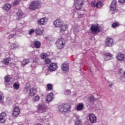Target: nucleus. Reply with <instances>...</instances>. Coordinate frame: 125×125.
<instances>
[{"instance_id": "473e14b6", "label": "nucleus", "mask_w": 125, "mask_h": 125, "mask_svg": "<svg viewBox=\"0 0 125 125\" xmlns=\"http://www.w3.org/2000/svg\"><path fill=\"white\" fill-rule=\"evenodd\" d=\"M120 26V23L119 22H114L112 24V28H116L117 27H119Z\"/></svg>"}, {"instance_id": "7c9ffc66", "label": "nucleus", "mask_w": 125, "mask_h": 125, "mask_svg": "<svg viewBox=\"0 0 125 125\" xmlns=\"http://www.w3.org/2000/svg\"><path fill=\"white\" fill-rule=\"evenodd\" d=\"M33 96V100L34 101L36 102V101H39V100H40V97L39 96V95H35Z\"/></svg>"}, {"instance_id": "e433bc0d", "label": "nucleus", "mask_w": 125, "mask_h": 125, "mask_svg": "<svg viewBox=\"0 0 125 125\" xmlns=\"http://www.w3.org/2000/svg\"><path fill=\"white\" fill-rule=\"evenodd\" d=\"M13 87L15 89H19V84L15 83L13 84Z\"/></svg>"}, {"instance_id": "f03ea898", "label": "nucleus", "mask_w": 125, "mask_h": 125, "mask_svg": "<svg viewBox=\"0 0 125 125\" xmlns=\"http://www.w3.org/2000/svg\"><path fill=\"white\" fill-rule=\"evenodd\" d=\"M41 6H42V2L41 1H32L30 5L29 8L33 10H37V9H40Z\"/></svg>"}, {"instance_id": "864d4df0", "label": "nucleus", "mask_w": 125, "mask_h": 125, "mask_svg": "<svg viewBox=\"0 0 125 125\" xmlns=\"http://www.w3.org/2000/svg\"><path fill=\"white\" fill-rule=\"evenodd\" d=\"M124 74L125 75V71L124 72Z\"/></svg>"}, {"instance_id": "423d86ee", "label": "nucleus", "mask_w": 125, "mask_h": 125, "mask_svg": "<svg viewBox=\"0 0 125 125\" xmlns=\"http://www.w3.org/2000/svg\"><path fill=\"white\" fill-rule=\"evenodd\" d=\"M83 0H76L74 1L75 8L77 10L81 9L83 7Z\"/></svg>"}, {"instance_id": "8fccbe9b", "label": "nucleus", "mask_w": 125, "mask_h": 125, "mask_svg": "<svg viewBox=\"0 0 125 125\" xmlns=\"http://www.w3.org/2000/svg\"><path fill=\"white\" fill-rule=\"evenodd\" d=\"M112 86H113V83L109 85V87H112Z\"/></svg>"}, {"instance_id": "de8ad7c7", "label": "nucleus", "mask_w": 125, "mask_h": 125, "mask_svg": "<svg viewBox=\"0 0 125 125\" xmlns=\"http://www.w3.org/2000/svg\"><path fill=\"white\" fill-rule=\"evenodd\" d=\"M4 2H7V1H9L10 0H2Z\"/></svg>"}, {"instance_id": "37998d69", "label": "nucleus", "mask_w": 125, "mask_h": 125, "mask_svg": "<svg viewBox=\"0 0 125 125\" xmlns=\"http://www.w3.org/2000/svg\"><path fill=\"white\" fill-rule=\"evenodd\" d=\"M82 125V121L77 120L75 122V125Z\"/></svg>"}, {"instance_id": "3c124183", "label": "nucleus", "mask_w": 125, "mask_h": 125, "mask_svg": "<svg viewBox=\"0 0 125 125\" xmlns=\"http://www.w3.org/2000/svg\"><path fill=\"white\" fill-rule=\"evenodd\" d=\"M37 125H42V124L41 123H38L37 124Z\"/></svg>"}, {"instance_id": "a19ab883", "label": "nucleus", "mask_w": 125, "mask_h": 125, "mask_svg": "<svg viewBox=\"0 0 125 125\" xmlns=\"http://www.w3.org/2000/svg\"><path fill=\"white\" fill-rule=\"evenodd\" d=\"M64 94L65 95H69V94H71V91L69 90H66L64 91Z\"/></svg>"}, {"instance_id": "c03bdc74", "label": "nucleus", "mask_w": 125, "mask_h": 125, "mask_svg": "<svg viewBox=\"0 0 125 125\" xmlns=\"http://www.w3.org/2000/svg\"><path fill=\"white\" fill-rule=\"evenodd\" d=\"M34 32H35V30L32 29H30L29 31V35H32V34H33L34 33Z\"/></svg>"}, {"instance_id": "6ab92c4d", "label": "nucleus", "mask_w": 125, "mask_h": 125, "mask_svg": "<svg viewBox=\"0 0 125 125\" xmlns=\"http://www.w3.org/2000/svg\"><path fill=\"white\" fill-rule=\"evenodd\" d=\"M116 58H117L119 61H123L124 58H125V55L122 53H118L116 56Z\"/></svg>"}, {"instance_id": "ea45409f", "label": "nucleus", "mask_w": 125, "mask_h": 125, "mask_svg": "<svg viewBox=\"0 0 125 125\" xmlns=\"http://www.w3.org/2000/svg\"><path fill=\"white\" fill-rule=\"evenodd\" d=\"M51 62V61L50 60V59H49V58H47L45 59V63L46 64H49V63H50Z\"/></svg>"}, {"instance_id": "4be33fe9", "label": "nucleus", "mask_w": 125, "mask_h": 125, "mask_svg": "<svg viewBox=\"0 0 125 125\" xmlns=\"http://www.w3.org/2000/svg\"><path fill=\"white\" fill-rule=\"evenodd\" d=\"M28 63H30V61L29 60V59H24L23 60H22L21 61V65L22 67H24Z\"/></svg>"}, {"instance_id": "1a4fd4ad", "label": "nucleus", "mask_w": 125, "mask_h": 125, "mask_svg": "<svg viewBox=\"0 0 125 125\" xmlns=\"http://www.w3.org/2000/svg\"><path fill=\"white\" fill-rule=\"evenodd\" d=\"M89 120L91 124H95L97 122V118L96 116L94 114H90L89 115Z\"/></svg>"}, {"instance_id": "b1692460", "label": "nucleus", "mask_w": 125, "mask_h": 125, "mask_svg": "<svg viewBox=\"0 0 125 125\" xmlns=\"http://www.w3.org/2000/svg\"><path fill=\"white\" fill-rule=\"evenodd\" d=\"M83 109V104H80L77 105L76 110L77 111H82Z\"/></svg>"}, {"instance_id": "f704fd0d", "label": "nucleus", "mask_w": 125, "mask_h": 125, "mask_svg": "<svg viewBox=\"0 0 125 125\" xmlns=\"http://www.w3.org/2000/svg\"><path fill=\"white\" fill-rule=\"evenodd\" d=\"M20 0H15L13 2L14 5H18L19 4V2H20Z\"/></svg>"}, {"instance_id": "f3484780", "label": "nucleus", "mask_w": 125, "mask_h": 125, "mask_svg": "<svg viewBox=\"0 0 125 125\" xmlns=\"http://www.w3.org/2000/svg\"><path fill=\"white\" fill-rule=\"evenodd\" d=\"M104 60L107 61L108 60H111L113 58V55L111 53H107L104 56Z\"/></svg>"}, {"instance_id": "4c0bfd02", "label": "nucleus", "mask_w": 125, "mask_h": 125, "mask_svg": "<svg viewBox=\"0 0 125 125\" xmlns=\"http://www.w3.org/2000/svg\"><path fill=\"white\" fill-rule=\"evenodd\" d=\"M4 80H5V82H6V83H10V79H9L8 76H6L4 77Z\"/></svg>"}, {"instance_id": "9d476101", "label": "nucleus", "mask_w": 125, "mask_h": 125, "mask_svg": "<svg viewBox=\"0 0 125 125\" xmlns=\"http://www.w3.org/2000/svg\"><path fill=\"white\" fill-rule=\"evenodd\" d=\"M57 68L58 66L56 63H51L50 64V66L48 68V71H49L50 72H53L54 71H56Z\"/></svg>"}, {"instance_id": "cd10ccee", "label": "nucleus", "mask_w": 125, "mask_h": 125, "mask_svg": "<svg viewBox=\"0 0 125 125\" xmlns=\"http://www.w3.org/2000/svg\"><path fill=\"white\" fill-rule=\"evenodd\" d=\"M45 118H46V116L42 117V118L41 119V122H42V123H46V125H49V122H48V121H46V120H45Z\"/></svg>"}, {"instance_id": "2f4dec72", "label": "nucleus", "mask_w": 125, "mask_h": 125, "mask_svg": "<svg viewBox=\"0 0 125 125\" xmlns=\"http://www.w3.org/2000/svg\"><path fill=\"white\" fill-rule=\"evenodd\" d=\"M38 64V62H36L35 61H34L32 64H31V66L32 69H35L36 68V65Z\"/></svg>"}, {"instance_id": "6e6552de", "label": "nucleus", "mask_w": 125, "mask_h": 125, "mask_svg": "<svg viewBox=\"0 0 125 125\" xmlns=\"http://www.w3.org/2000/svg\"><path fill=\"white\" fill-rule=\"evenodd\" d=\"M90 30L93 32V33H97V32L99 33L101 31L100 28H99V26H98V24H92L91 26Z\"/></svg>"}, {"instance_id": "a211bd4d", "label": "nucleus", "mask_w": 125, "mask_h": 125, "mask_svg": "<svg viewBox=\"0 0 125 125\" xmlns=\"http://www.w3.org/2000/svg\"><path fill=\"white\" fill-rule=\"evenodd\" d=\"M92 6H95L96 7H100L102 5V2L101 1H98L97 2H92L91 3Z\"/></svg>"}, {"instance_id": "412c9836", "label": "nucleus", "mask_w": 125, "mask_h": 125, "mask_svg": "<svg viewBox=\"0 0 125 125\" xmlns=\"http://www.w3.org/2000/svg\"><path fill=\"white\" fill-rule=\"evenodd\" d=\"M62 71H64L65 72H67L68 70H69V65H68V63H64L62 64Z\"/></svg>"}, {"instance_id": "ddd939ff", "label": "nucleus", "mask_w": 125, "mask_h": 125, "mask_svg": "<svg viewBox=\"0 0 125 125\" xmlns=\"http://www.w3.org/2000/svg\"><path fill=\"white\" fill-rule=\"evenodd\" d=\"M22 16L23 12H22V10H19L16 14L17 20H21V19L22 18Z\"/></svg>"}, {"instance_id": "a18cd8bd", "label": "nucleus", "mask_w": 125, "mask_h": 125, "mask_svg": "<svg viewBox=\"0 0 125 125\" xmlns=\"http://www.w3.org/2000/svg\"><path fill=\"white\" fill-rule=\"evenodd\" d=\"M14 36H16V34H11L9 36V39H12V38H13Z\"/></svg>"}, {"instance_id": "58836bf2", "label": "nucleus", "mask_w": 125, "mask_h": 125, "mask_svg": "<svg viewBox=\"0 0 125 125\" xmlns=\"http://www.w3.org/2000/svg\"><path fill=\"white\" fill-rule=\"evenodd\" d=\"M14 112H17L18 113H20V109L19 108V107H15L14 109Z\"/></svg>"}, {"instance_id": "2eb2a0df", "label": "nucleus", "mask_w": 125, "mask_h": 125, "mask_svg": "<svg viewBox=\"0 0 125 125\" xmlns=\"http://www.w3.org/2000/svg\"><path fill=\"white\" fill-rule=\"evenodd\" d=\"M96 99L94 98V96H91L88 98V102L89 103V105H92V104H94V101H96Z\"/></svg>"}, {"instance_id": "bb28decb", "label": "nucleus", "mask_w": 125, "mask_h": 125, "mask_svg": "<svg viewBox=\"0 0 125 125\" xmlns=\"http://www.w3.org/2000/svg\"><path fill=\"white\" fill-rule=\"evenodd\" d=\"M48 57V55L47 53H43L41 54V59H46Z\"/></svg>"}, {"instance_id": "f8f14e48", "label": "nucleus", "mask_w": 125, "mask_h": 125, "mask_svg": "<svg viewBox=\"0 0 125 125\" xmlns=\"http://www.w3.org/2000/svg\"><path fill=\"white\" fill-rule=\"evenodd\" d=\"M105 44L107 46H112L113 45V43L114 42V40L112 38H107L105 40Z\"/></svg>"}, {"instance_id": "c85d7f7f", "label": "nucleus", "mask_w": 125, "mask_h": 125, "mask_svg": "<svg viewBox=\"0 0 125 125\" xmlns=\"http://www.w3.org/2000/svg\"><path fill=\"white\" fill-rule=\"evenodd\" d=\"M53 89V87L52 86V84L48 83L47 84V90H52Z\"/></svg>"}, {"instance_id": "20e7f679", "label": "nucleus", "mask_w": 125, "mask_h": 125, "mask_svg": "<svg viewBox=\"0 0 125 125\" xmlns=\"http://www.w3.org/2000/svg\"><path fill=\"white\" fill-rule=\"evenodd\" d=\"M56 45L59 49H62L65 46V40L62 38L59 39L56 42Z\"/></svg>"}, {"instance_id": "393cba45", "label": "nucleus", "mask_w": 125, "mask_h": 125, "mask_svg": "<svg viewBox=\"0 0 125 125\" xmlns=\"http://www.w3.org/2000/svg\"><path fill=\"white\" fill-rule=\"evenodd\" d=\"M5 10H9L11 8V5L10 4H5L3 6Z\"/></svg>"}, {"instance_id": "c756f323", "label": "nucleus", "mask_w": 125, "mask_h": 125, "mask_svg": "<svg viewBox=\"0 0 125 125\" xmlns=\"http://www.w3.org/2000/svg\"><path fill=\"white\" fill-rule=\"evenodd\" d=\"M73 31L75 34H78L80 32V26H77L74 27Z\"/></svg>"}, {"instance_id": "aec40b11", "label": "nucleus", "mask_w": 125, "mask_h": 125, "mask_svg": "<svg viewBox=\"0 0 125 125\" xmlns=\"http://www.w3.org/2000/svg\"><path fill=\"white\" fill-rule=\"evenodd\" d=\"M37 94V89H34V88H31L30 89L29 95L30 96H34Z\"/></svg>"}, {"instance_id": "5701e85b", "label": "nucleus", "mask_w": 125, "mask_h": 125, "mask_svg": "<svg viewBox=\"0 0 125 125\" xmlns=\"http://www.w3.org/2000/svg\"><path fill=\"white\" fill-rule=\"evenodd\" d=\"M34 44L35 48H40L42 44L39 41H36L34 42Z\"/></svg>"}, {"instance_id": "09e8293b", "label": "nucleus", "mask_w": 125, "mask_h": 125, "mask_svg": "<svg viewBox=\"0 0 125 125\" xmlns=\"http://www.w3.org/2000/svg\"><path fill=\"white\" fill-rule=\"evenodd\" d=\"M2 100V96L0 95V101H1Z\"/></svg>"}, {"instance_id": "72a5a7b5", "label": "nucleus", "mask_w": 125, "mask_h": 125, "mask_svg": "<svg viewBox=\"0 0 125 125\" xmlns=\"http://www.w3.org/2000/svg\"><path fill=\"white\" fill-rule=\"evenodd\" d=\"M3 63L5 64V65H8V63H9V59L8 58L4 59Z\"/></svg>"}, {"instance_id": "49530a36", "label": "nucleus", "mask_w": 125, "mask_h": 125, "mask_svg": "<svg viewBox=\"0 0 125 125\" xmlns=\"http://www.w3.org/2000/svg\"><path fill=\"white\" fill-rule=\"evenodd\" d=\"M119 2L120 3H124V2H125V0H119Z\"/></svg>"}, {"instance_id": "c9c22d12", "label": "nucleus", "mask_w": 125, "mask_h": 125, "mask_svg": "<svg viewBox=\"0 0 125 125\" xmlns=\"http://www.w3.org/2000/svg\"><path fill=\"white\" fill-rule=\"evenodd\" d=\"M11 46H12V48L13 49H15V48H16V47H18V45H17V44H16V43H14L11 44Z\"/></svg>"}, {"instance_id": "9b49d317", "label": "nucleus", "mask_w": 125, "mask_h": 125, "mask_svg": "<svg viewBox=\"0 0 125 125\" xmlns=\"http://www.w3.org/2000/svg\"><path fill=\"white\" fill-rule=\"evenodd\" d=\"M6 120V113L5 112H2L0 114V124H4Z\"/></svg>"}, {"instance_id": "39448f33", "label": "nucleus", "mask_w": 125, "mask_h": 125, "mask_svg": "<svg viewBox=\"0 0 125 125\" xmlns=\"http://www.w3.org/2000/svg\"><path fill=\"white\" fill-rule=\"evenodd\" d=\"M46 109H47V106L44 104H39L38 105L37 111L38 113H45L46 111Z\"/></svg>"}, {"instance_id": "79ce46f5", "label": "nucleus", "mask_w": 125, "mask_h": 125, "mask_svg": "<svg viewBox=\"0 0 125 125\" xmlns=\"http://www.w3.org/2000/svg\"><path fill=\"white\" fill-rule=\"evenodd\" d=\"M12 115L14 116V117H18V115H19V112L13 111Z\"/></svg>"}, {"instance_id": "7ed1b4c3", "label": "nucleus", "mask_w": 125, "mask_h": 125, "mask_svg": "<svg viewBox=\"0 0 125 125\" xmlns=\"http://www.w3.org/2000/svg\"><path fill=\"white\" fill-rule=\"evenodd\" d=\"M71 108V105L65 104L62 105H60L59 106V110L61 113H67L70 112Z\"/></svg>"}, {"instance_id": "a878e982", "label": "nucleus", "mask_w": 125, "mask_h": 125, "mask_svg": "<svg viewBox=\"0 0 125 125\" xmlns=\"http://www.w3.org/2000/svg\"><path fill=\"white\" fill-rule=\"evenodd\" d=\"M36 33L37 35H39V36H41V35H42V31L40 29L39 27H37L36 28Z\"/></svg>"}, {"instance_id": "603ef678", "label": "nucleus", "mask_w": 125, "mask_h": 125, "mask_svg": "<svg viewBox=\"0 0 125 125\" xmlns=\"http://www.w3.org/2000/svg\"><path fill=\"white\" fill-rule=\"evenodd\" d=\"M26 89H27V90H29V87H27V86L25 87Z\"/></svg>"}, {"instance_id": "4468645a", "label": "nucleus", "mask_w": 125, "mask_h": 125, "mask_svg": "<svg viewBox=\"0 0 125 125\" xmlns=\"http://www.w3.org/2000/svg\"><path fill=\"white\" fill-rule=\"evenodd\" d=\"M47 21H48L47 19L43 18L39 20L38 21H37V22L38 24H40V25H45Z\"/></svg>"}, {"instance_id": "0eeeda50", "label": "nucleus", "mask_w": 125, "mask_h": 125, "mask_svg": "<svg viewBox=\"0 0 125 125\" xmlns=\"http://www.w3.org/2000/svg\"><path fill=\"white\" fill-rule=\"evenodd\" d=\"M117 5V1L113 0L110 5V12L112 14H115V13L117 12V9H116Z\"/></svg>"}, {"instance_id": "f257e3e1", "label": "nucleus", "mask_w": 125, "mask_h": 125, "mask_svg": "<svg viewBox=\"0 0 125 125\" xmlns=\"http://www.w3.org/2000/svg\"><path fill=\"white\" fill-rule=\"evenodd\" d=\"M54 25L56 28H61V33H64L66 31L67 26L64 24V23L61 19H58L54 21Z\"/></svg>"}, {"instance_id": "dca6fc26", "label": "nucleus", "mask_w": 125, "mask_h": 125, "mask_svg": "<svg viewBox=\"0 0 125 125\" xmlns=\"http://www.w3.org/2000/svg\"><path fill=\"white\" fill-rule=\"evenodd\" d=\"M46 100L48 103L51 102L53 100V93H50L46 97Z\"/></svg>"}]
</instances>
